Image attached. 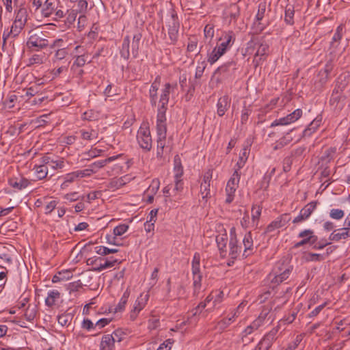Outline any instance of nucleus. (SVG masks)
<instances>
[{"label": "nucleus", "mask_w": 350, "mask_h": 350, "mask_svg": "<svg viewBox=\"0 0 350 350\" xmlns=\"http://www.w3.org/2000/svg\"><path fill=\"white\" fill-rule=\"evenodd\" d=\"M293 271V266L285 261H279L274 266L272 271L267 276L270 288L273 289L280 284L286 280Z\"/></svg>", "instance_id": "nucleus-1"}, {"label": "nucleus", "mask_w": 350, "mask_h": 350, "mask_svg": "<svg viewBox=\"0 0 350 350\" xmlns=\"http://www.w3.org/2000/svg\"><path fill=\"white\" fill-rule=\"evenodd\" d=\"M255 50L253 63L254 66L257 67L265 60L268 55L269 45L262 39L253 38L247 43L245 52L251 55Z\"/></svg>", "instance_id": "nucleus-2"}, {"label": "nucleus", "mask_w": 350, "mask_h": 350, "mask_svg": "<svg viewBox=\"0 0 350 350\" xmlns=\"http://www.w3.org/2000/svg\"><path fill=\"white\" fill-rule=\"evenodd\" d=\"M166 26L167 28V38H165V43L168 45H174L178 40L180 28V21L174 10H170L166 21Z\"/></svg>", "instance_id": "nucleus-3"}, {"label": "nucleus", "mask_w": 350, "mask_h": 350, "mask_svg": "<svg viewBox=\"0 0 350 350\" xmlns=\"http://www.w3.org/2000/svg\"><path fill=\"white\" fill-rule=\"evenodd\" d=\"M27 46L31 51H41L49 46V41L42 31H30Z\"/></svg>", "instance_id": "nucleus-4"}, {"label": "nucleus", "mask_w": 350, "mask_h": 350, "mask_svg": "<svg viewBox=\"0 0 350 350\" xmlns=\"http://www.w3.org/2000/svg\"><path fill=\"white\" fill-rule=\"evenodd\" d=\"M120 262L118 259L113 257L108 258L96 256L88 258L86 260L87 265L92 266V271L95 272H100L105 269L111 268L116 263Z\"/></svg>", "instance_id": "nucleus-5"}, {"label": "nucleus", "mask_w": 350, "mask_h": 350, "mask_svg": "<svg viewBox=\"0 0 350 350\" xmlns=\"http://www.w3.org/2000/svg\"><path fill=\"white\" fill-rule=\"evenodd\" d=\"M191 271L193 275V295L198 296L202 288V274L200 271V255L196 252L191 262Z\"/></svg>", "instance_id": "nucleus-6"}, {"label": "nucleus", "mask_w": 350, "mask_h": 350, "mask_svg": "<svg viewBox=\"0 0 350 350\" xmlns=\"http://www.w3.org/2000/svg\"><path fill=\"white\" fill-rule=\"evenodd\" d=\"M137 141L141 148L148 152L152 148V140L150 135V131L146 124L141 125L137 131Z\"/></svg>", "instance_id": "nucleus-7"}, {"label": "nucleus", "mask_w": 350, "mask_h": 350, "mask_svg": "<svg viewBox=\"0 0 350 350\" xmlns=\"http://www.w3.org/2000/svg\"><path fill=\"white\" fill-rule=\"evenodd\" d=\"M241 178V173L238 170H234V173L228 180L225 189L226 198L225 202L230 204L234 199L235 192L239 187Z\"/></svg>", "instance_id": "nucleus-8"}, {"label": "nucleus", "mask_w": 350, "mask_h": 350, "mask_svg": "<svg viewBox=\"0 0 350 350\" xmlns=\"http://www.w3.org/2000/svg\"><path fill=\"white\" fill-rule=\"evenodd\" d=\"M224 298V293L222 291L219 289L214 290L206 297L204 301L199 304L198 308L203 309L212 301V306L207 310L211 311L217 308L223 301Z\"/></svg>", "instance_id": "nucleus-9"}, {"label": "nucleus", "mask_w": 350, "mask_h": 350, "mask_svg": "<svg viewBox=\"0 0 350 350\" xmlns=\"http://www.w3.org/2000/svg\"><path fill=\"white\" fill-rule=\"evenodd\" d=\"M230 240L229 242V256L230 259H232V262H228V265L230 266L234 262V260H236L241 253V246L238 245V241L237 240V234H236V228L234 227H232L230 230Z\"/></svg>", "instance_id": "nucleus-10"}, {"label": "nucleus", "mask_w": 350, "mask_h": 350, "mask_svg": "<svg viewBox=\"0 0 350 350\" xmlns=\"http://www.w3.org/2000/svg\"><path fill=\"white\" fill-rule=\"evenodd\" d=\"M267 10V3L262 1L259 3L258 6V11L255 16L254 21L252 25V29L256 33L262 32L267 26L261 23L262 20L265 17Z\"/></svg>", "instance_id": "nucleus-11"}, {"label": "nucleus", "mask_w": 350, "mask_h": 350, "mask_svg": "<svg viewBox=\"0 0 350 350\" xmlns=\"http://www.w3.org/2000/svg\"><path fill=\"white\" fill-rule=\"evenodd\" d=\"M318 201H312L305 205L299 211V215L295 217L293 220V224H299L308 220L313 212L317 209Z\"/></svg>", "instance_id": "nucleus-12"}, {"label": "nucleus", "mask_w": 350, "mask_h": 350, "mask_svg": "<svg viewBox=\"0 0 350 350\" xmlns=\"http://www.w3.org/2000/svg\"><path fill=\"white\" fill-rule=\"evenodd\" d=\"M303 111L301 109H297L291 113L288 114L286 116L275 120L271 124L270 127H275L277 126H286L296 122L302 116Z\"/></svg>", "instance_id": "nucleus-13"}, {"label": "nucleus", "mask_w": 350, "mask_h": 350, "mask_svg": "<svg viewBox=\"0 0 350 350\" xmlns=\"http://www.w3.org/2000/svg\"><path fill=\"white\" fill-rule=\"evenodd\" d=\"M77 53L74 57V61L72 65L75 67H83L86 63H90L91 60H88V53L84 46L77 45L75 48Z\"/></svg>", "instance_id": "nucleus-14"}, {"label": "nucleus", "mask_w": 350, "mask_h": 350, "mask_svg": "<svg viewBox=\"0 0 350 350\" xmlns=\"http://www.w3.org/2000/svg\"><path fill=\"white\" fill-rule=\"evenodd\" d=\"M149 299V295L148 293H141L135 300L133 308L130 312V319L132 321H135L139 313L145 308Z\"/></svg>", "instance_id": "nucleus-15"}, {"label": "nucleus", "mask_w": 350, "mask_h": 350, "mask_svg": "<svg viewBox=\"0 0 350 350\" xmlns=\"http://www.w3.org/2000/svg\"><path fill=\"white\" fill-rule=\"evenodd\" d=\"M221 42L217 46L224 53L230 49L234 43L235 34L232 31H224L219 39Z\"/></svg>", "instance_id": "nucleus-16"}, {"label": "nucleus", "mask_w": 350, "mask_h": 350, "mask_svg": "<svg viewBox=\"0 0 350 350\" xmlns=\"http://www.w3.org/2000/svg\"><path fill=\"white\" fill-rule=\"evenodd\" d=\"M299 238H302V240L295 244V247H300L306 244L312 245L315 243L318 239L314 232L311 229H306L301 231L298 234Z\"/></svg>", "instance_id": "nucleus-17"}, {"label": "nucleus", "mask_w": 350, "mask_h": 350, "mask_svg": "<svg viewBox=\"0 0 350 350\" xmlns=\"http://www.w3.org/2000/svg\"><path fill=\"white\" fill-rule=\"evenodd\" d=\"M9 185L17 191H21L31 184V181L27 178L18 176H13L8 179Z\"/></svg>", "instance_id": "nucleus-18"}, {"label": "nucleus", "mask_w": 350, "mask_h": 350, "mask_svg": "<svg viewBox=\"0 0 350 350\" xmlns=\"http://www.w3.org/2000/svg\"><path fill=\"white\" fill-rule=\"evenodd\" d=\"M291 220L290 215L288 214H283L277 217L274 221L270 223L267 228V232H271L276 229L285 226Z\"/></svg>", "instance_id": "nucleus-19"}, {"label": "nucleus", "mask_w": 350, "mask_h": 350, "mask_svg": "<svg viewBox=\"0 0 350 350\" xmlns=\"http://www.w3.org/2000/svg\"><path fill=\"white\" fill-rule=\"evenodd\" d=\"M59 1L58 0H45L42 9H41V14L44 17L51 16L55 11L58 8Z\"/></svg>", "instance_id": "nucleus-20"}, {"label": "nucleus", "mask_w": 350, "mask_h": 350, "mask_svg": "<svg viewBox=\"0 0 350 350\" xmlns=\"http://www.w3.org/2000/svg\"><path fill=\"white\" fill-rule=\"evenodd\" d=\"M215 241L219 250L221 256L225 257L227 255L226 246L228 243V234L226 230L216 236Z\"/></svg>", "instance_id": "nucleus-21"}, {"label": "nucleus", "mask_w": 350, "mask_h": 350, "mask_svg": "<svg viewBox=\"0 0 350 350\" xmlns=\"http://www.w3.org/2000/svg\"><path fill=\"white\" fill-rule=\"evenodd\" d=\"M349 237H350V228L344 227L332 232L329 237V239L338 242L342 239H347Z\"/></svg>", "instance_id": "nucleus-22"}, {"label": "nucleus", "mask_w": 350, "mask_h": 350, "mask_svg": "<svg viewBox=\"0 0 350 350\" xmlns=\"http://www.w3.org/2000/svg\"><path fill=\"white\" fill-rule=\"evenodd\" d=\"M243 244L244 246V251L243 253V256L244 258L247 257L251 254H252L254 250V243L253 239L252 236V233L250 232L246 233L243 239Z\"/></svg>", "instance_id": "nucleus-23"}, {"label": "nucleus", "mask_w": 350, "mask_h": 350, "mask_svg": "<svg viewBox=\"0 0 350 350\" xmlns=\"http://www.w3.org/2000/svg\"><path fill=\"white\" fill-rule=\"evenodd\" d=\"M230 105V99L228 96H223L218 99L217 103V113L223 116Z\"/></svg>", "instance_id": "nucleus-24"}, {"label": "nucleus", "mask_w": 350, "mask_h": 350, "mask_svg": "<svg viewBox=\"0 0 350 350\" xmlns=\"http://www.w3.org/2000/svg\"><path fill=\"white\" fill-rule=\"evenodd\" d=\"M130 180L131 178L128 176H124L120 178H114L110 180L107 187L109 189L115 191L129 183Z\"/></svg>", "instance_id": "nucleus-25"}, {"label": "nucleus", "mask_w": 350, "mask_h": 350, "mask_svg": "<svg viewBox=\"0 0 350 350\" xmlns=\"http://www.w3.org/2000/svg\"><path fill=\"white\" fill-rule=\"evenodd\" d=\"M61 299V294L57 290H51L47 293V296L45 298V305L48 307H53L55 306Z\"/></svg>", "instance_id": "nucleus-26"}, {"label": "nucleus", "mask_w": 350, "mask_h": 350, "mask_svg": "<svg viewBox=\"0 0 350 350\" xmlns=\"http://www.w3.org/2000/svg\"><path fill=\"white\" fill-rule=\"evenodd\" d=\"M27 10L24 5H21L14 10L13 21L26 24L27 22Z\"/></svg>", "instance_id": "nucleus-27"}, {"label": "nucleus", "mask_w": 350, "mask_h": 350, "mask_svg": "<svg viewBox=\"0 0 350 350\" xmlns=\"http://www.w3.org/2000/svg\"><path fill=\"white\" fill-rule=\"evenodd\" d=\"M225 14L230 18V23H236L240 16V8L236 3L231 4L226 10Z\"/></svg>", "instance_id": "nucleus-28"}, {"label": "nucleus", "mask_w": 350, "mask_h": 350, "mask_svg": "<svg viewBox=\"0 0 350 350\" xmlns=\"http://www.w3.org/2000/svg\"><path fill=\"white\" fill-rule=\"evenodd\" d=\"M349 75L342 74L340 75L336 81V85L334 89V93H342V91L348 85L349 82Z\"/></svg>", "instance_id": "nucleus-29"}, {"label": "nucleus", "mask_w": 350, "mask_h": 350, "mask_svg": "<svg viewBox=\"0 0 350 350\" xmlns=\"http://www.w3.org/2000/svg\"><path fill=\"white\" fill-rule=\"evenodd\" d=\"M158 79L159 77H157L152 83L149 90L150 104L153 107H155L157 103V91L159 88V81Z\"/></svg>", "instance_id": "nucleus-30"}, {"label": "nucleus", "mask_w": 350, "mask_h": 350, "mask_svg": "<svg viewBox=\"0 0 350 350\" xmlns=\"http://www.w3.org/2000/svg\"><path fill=\"white\" fill-rule=\"evenodd\" d=\"M100 350H115V342L109 334L104 335L100 343Z\"/></svg>", "instance_id": "nucleus-31"}, {"label": "nucleus", "mask_w": 350, "mask_h": 350, "mask_svg": "<svg viewBox=\"0 0 350 350\" xmlns=\"http://www.w3.org/2000/svg\"><path fill=\"white\" fill-rule=\"evenodd\" d=\"M321 117H317L314 119L308 127L303 131L304 137H310L313 133H314L321 124Z\"/></svg>", "instance_id": "nucleus-32"}, {"label": "nucleus", "mask_w": 350, "mask_h": 350, "mask_svg": "<svg viewBox=\"0 0 350 350\" xmlns=\"http://www.w3.org/2000/svg\"><path fill=\"white\" fill-rule=\"evenodd\" d=\"M34 176L38 180H42L46 178L49 173L48 165L43 163L42 165H36L33 168Z\"/></svg>", "instance_id": "nucleus-33"}, {"label": "nucleus", "mask_w": 350, "mask_h": 350, "mask_svg": "<svg viewBox=\"0 0 350 350\" xmlns=\"http://www.w3.org/2000/svg\"><path fill=\"white\" fill-rule=\"evenodd\" d=\"M122 156H123L122 154H119L116 156L109 157L105 159L98 160V161H96L92 163L90 165V167L91 168L94 169L95 173H96L98 169L102 168L103 167L105 166L107 163H111Z\"/></svg>", "instance_id": "nucleus-34"}, {"label": "nucleus", "mask_w": 350, "mask_h": 350, "mask_svg": "<svg viewBox=\"0 0 350 350\" xmlns=\"http://www.w3.org/2000/svg\"><path fill=\"white\" fill-rule=\"evenodd\" d=\"M276 330H271L264 336V337L258 342L261 345L268 349H270L273 342L276 339Z\"/></svg>", "instance_id": "nucleus-35"}, {"label": "nucleus", "mask_w": 350, "mask_h": 350, "mask_svg": "<svg viewBox=\"0 0 350 350\" xmlns=\"http://www.w3.org/2000/svg\"><path fill=\"white\" fill-rule=\"evenodd\" d=\"M68 53L66 48H60L55 51L51 58L53 65H58L60 62L64 61L67 57Z\"/></svg>", "instance_id": "nucleus-36"}, {"label": "nucleus", "mask_w": 350, "mask_h": 350, "mask_svg": "<svg viewBox=\"0 0 350 350\" xmlns=\"http://www.w3.org/2000/svg\"><path fill=\"white\" fill-rule=\"evenodd\" d=\"M130 36H124L122 41V46L120 50V54L121 57H122L125 60H128L130 57Z\"/></svg>", "instance_id": "nucleus-37"}, {"label": "nucleus", "mask_w": 350, "mask_h": 350, "mask_svg": "<svg viewBox=\"0 0 350 350\" xmlns=\"http://www.w3.org/2000/svg\"><path fill=\"white\" fill-rule=\"evenodd\" d=\"M172 88L170 83H167L164 85V88L161 91L159 106L167 107L169 102V96L170 90Z\"/></svg>", "instance_id": "nucleus-38"}, {"label": "nucleus", "mask_w": 350, "mask_h": 350, "mask_svg": "<svg viewBox=\"0 0 350 350\" xmlns=\"http://www.w3.org/2000/svg\"><path fill=\"white\" fill-rule=\"evenodd\" d=\"M174 179H181L183 175V167L179 156L176 155L174 159Z\"/></svg>", "instance_id": "nucleus-39"}, {"label": "nucleus", "mask_w": 350, "mask_h": 350, "mask_svg": "<svg viewBox=\"0 0 350 350\" xmlns=\"http://www.w3.org/2000/svg\"><path fill=\"white\" fill-rule=\"evenodd\" d=\"M224 53L221 51L217 46L214 47V49L207 54V62L213 65L215 64L223 55Z\"/></svg>", "instance_id": "nucleus-40"}, {"label": "nucleus", "mask_w": 350, "mask_h": 350, "mask_svg": "<svg viewBox=\"0 0 350 350\" xmlns=\"http://www.w3.org/2000/svg\"><path fill=\"white\" fill-rule=\"evenodd\" d=\"M292 130L286 133V135L275 142L273 146L274 150L282 148L283 147L288 145L293 141V137L290 135V132Z\"/></svg>", "instance_id": "nucleus-41"}, {"label": "nucleus", "mask_w": 350, "mask_h": 350, "mask_svg": "<svg viewBox=\"0 0 350 350\" xmlns=\"http://www.w3.org/2000/svg\"><path fill=\"white\" fill-rule=\"evenodd\" d=\"M47 56L45 53L33 54L28 60L29 65L42 64L46 62Z\"/></svg>", "instance_id": "nucleus-42"}, {"label": "nucleus", "mask_w": 350, "mask_h": 350, "mask_svg": "<svg viewBox=\"0 0 350 350\" xmlns=\"http://www.w3.org/2000/svg\"><path fill=\"white\" fill-rule=\"evenodd\" d=\"M295 8L293 5H287L284 11V21L287 25L294 24Z\"/></svg>", "instance_id": "nucleus-43"}, {"label": "nucleus", "mask_w": 350, "mask_h": 350, "mask_svg": "<svg viewBox=\"0 0 350 350\" xmlns=\"http://www.w3.org/2000/svg\"><path fill=\"white\" fill-rule=\"evenodd\" d=\"M42 162L48 165V168L51 167L53 170L62 169L64 167V162L62 159L52 160L49 157H44Z\"/></svg>", "instance_id": "nucleus-44"}, {"label": "nucleus", "mask_w": 350, "mask_h": 350, "mask_svg": "<svg viewBox=\"0 0 350 350\" xmlns=\"http://www.w3.org/2000/svg\"><path fill=\"white\" fill-rule=\"evenodd\" d=\"M142 33H136L133 35L132 45H131V51L134 58H136L139 54V43L142 39Z\"/></svg>", "instance_id": "nucleus-45"}, {"label": "nucleus", "mask_w": 350, "mask_h": 350, "mask_svg": "<svg viewBox=\"0 0 350 350\" xmlns=\"http://www.w3.org/2000/svg\"><path fill=\"white\" fill-rule=\"evenodd\" d=\"M249 153L250 149L247 147H245L242 149L241 152L239 154V161L237 163L238 168L235 170H238V172H239L240 169L244 166L246 161L247 160Z\"/></svg>", "instance_id": "nucleus-46"}, {"label": "nucleus", "mask_w": 350, "mask_h": 350, "mask_svg": "<svg viewBox=\"0 0 350 350\" xmlns=\"http://www.w3.org/2000/svg\"><path fill=\"white\" fill-rule=\"evenodd\" d=\"M77 178H78V176H77L76 171L66 174L64 176V180L61 185V188L62 189H66L68 187L70 183L75 181Z\"/></svg>", "instance_id": "nucleus-47"}, {"label": "nucleus", "mask_w": 350, "mask_h": 350, "mask_svg": "<svg viewBox=\"0 0 350 350\" xmlns=\"http://www.w3.org/2000/svg\"><path fill=\"white\" fill-rule=\"evenodd\" d=\"M198 40L197 37L193 36L188 38V42L187 45V56L191 53L196 52L198 49Z\"/></svg>", "instance_id": "nucleus-48"}, {"label": "nucleus", "mask_w": 350, "mask_h": 350, "mask_svg": "<svg viewBox=\"0 0 350 350\" xmlns=\"http://www.w3.org/2000/svg\"><path fill=\"white\" fill-rule=\"evenodd\" d=\"M26 24L13 21L9 33H12L13 38L17 37L23 31Z\"/></svg>", "instance_id": "nucleus-49"}, {"label": "nucleus", "mask_w": 350, "mask_h": 350, "mask_svg": "<svg viewBox=\"0 0 350 350\" xmlns=\"http://www.w3.org/2000/svg\"><path fill=\"white\" fill-rule=\"evenodd\" d=\"M130 295V293L128 290H126L122 295L120 298L118 304L115 308V312H122L124 310L126 304L128 301L129 297Z\"/></svg>", "instance_id": "nucleus-50"}, {"label": "nucleus", "mask_w": 350, "mask_h": 350, "mask_svg": "<svg viewBox=\"0 0 350 350\" xmlns=\"http://www.w3.org/2000/svg\"><path fill=\"white\" fill-rule=\"evenodd\" d=\"M268 314V312L263 310L259 316L250 324L256 330L260 327L265 323V319Z\"/></svg>", "instance_id": "nucleus-51"}, {"label": "nucleus", "mask_w": 350, "mask_h": 350, "mask_svg": "<svg viewBox=\"0 0 350 350\" xmlns=\"http://www.w3.org/2000/svg\"><path fill=\"white\" fill-rule=\"evenodd\" d=\"M268 314V312L263 310L259 316L250 324L256 330L260 327L265 323V319Z\"/></svg>", "instance_id": "nucleus-52"}, {"label": "nucleus", "mask_w": 350, "mask_h": 350, "mask_svg": "<svg viewBox=\"0 0 350 350\" xmlns=\"http://www.w3.org/2000/svg\"><path fill=\"white\" fill-rule=\"evenodd\" d=\"M94 251L98 255L106 256L109 254L117 253L118 252V250L116 248L110 249L105 246L98 245L94 247Z\"/></svg>", "instance_id": "nucleus-53"}, {"label": "nucleus", "mask_w": 350, "mask_h": 350, "mask_svg": "<svg viewBox=\"0 0 350 350\" xmlns=\"http://www.w3.org/2000/svg\"><path fill=\"white\" fill-rule=\"evenodd\" d=\"M210 184H206V183H201L200 184V193L202 196V198L206 202L211 198V190H210Z\"/></svg>", "instance_id": "nucleus-54"}, {"label": "nucleus", "mask_w": 350, "mask_h": 350, "mask_svg": "<svg viewBox=\"0 0 350 350\" xmlns=\"http://www.w3.org/2000/svg\"><path fill=\"white\" fill-rule=\"evenodd\" d=\"M63 198L67 200L69 202H76L78 200H84L85 196H80L78 192L73 191L68 193L65 194L63 196Z\"/></svg>", "instance_id": "nucleus-55"}, {"label": "nucleus", "mask_w": 350, "mask_h": 350, "mask_svg": "<svg viewBox=\"0 0 350 350\" xmlns=\"http://www.w3.org/2000/svg\"><path fill=\"white\" fill-rule=\"evenodd\" d=\"M166 110L167 107L159 106L157 116V124H166Z\"/></svg>", "instance_id": "nucleus-56"}, {"label": "nucleus", "mask_w": 350, "mask_h": 350, "mask_svg": "<svg viewBox=\"0 0 350 350\" xmlns=\"http://www.w3.org/2000/svg\"><path fill=\"white\" fill-rule=\"evenodd\" d=\"M77 16V11H75V10L68 11V15L64 22L67 28L70 27L74 24L75 21H76Z\"/></svg>", "instance_id": "nucleus-57"}, {"label": "nucleus", "mask_w": 350, "mask_h": 350, "mask_svg": "<svg viewBox=\"0 0 350 350\" xmlns=\"http://www.w3.org/2000/svg\"><path fill=\"white\" fill-rule=\"evenodd\" d=\"M262 208L260 206L254 205L252 208V219L254 225L258 224V219L260 217Z\"/></svg>", "instance_id": "nucleus-58"}, {"label": "nucleus", "mask_w": 350, "mask_h": 350, "mask_svg": "<svg viewBox=\"0 0 350 350\" xmlns=\"http://www.w3.org/2000/svg\"><path fill=\"white\" fill-rule=\"evenodd\" d=\"M215 26L212 23L207 24L204 29V35L206 40L210 41L213 39L215 35Z\"/></svg>", "instance_id": "nucleus-59"}, {"label": "nucleus", "mask_w": 350, "mask_h": 350, "mask_svg": "<svg viewBox=\"0 0 350 350\" xmlns=\"http://www.w3.org/2000/svg\"><path fill=\"white\" fill-rule=\"evenodd\" d=\"M329 217L334 220H340L345 216V212L340 208H332L329 213Z\"/></svg>", "instance_id": "nucleus-60"}, {"label": "nucleus", "mask_w": 350, "mask_h": 350, "mask_svg": "<svg viewBox=\"0 0 350 350\" xmlns=\"http://www.w3.org/2000/svg\"><path fill=\"white\" fill-rule=\"evenodd\" d=\"M76 3L77 9L75 10L77 11V14H85L88 10V1L86 0H78Z\"/></svg>", "instance_id": "nucleus-61"}, {"label": "nucleus", "mask_w": 350, "mask_h": 350, "mask_svg": "<svg viewBox=\"0 0 350 350\" xmlns=\"http://www.w3.org/2000/svg\"><path fill=\"white\" fill-rule=\"evenodd\" d=\"M36 313L37 310L36 306H28L25 310L24 315L27 321H31L35 319Z\"/></svg>", "instance_id": "nucleus-62"}, {"label": "nucleus", "mask_w": 350, "mask_h": 350, "mask_svg": "<svg viewBox=\"0 0 350 350\" xmlns=\"http://www.w3.org/2000/svg\"><path fill=\"white\" fill-rule=\"evenodd\" d=\"M129 225L126 224H120L117 226H116L114 228H113V234H114V237L113 239H115L116 237H120L122 235H123L126 232H127V230H129Z\"/></svg>", "instance_id": "nucleus-63"}, {"label": "nucleus", "mask_w": 350, "mask_h": 350, "mask_svg": "<svg viewBox=\"0 0 350 350\" xmlns=\"http://www.w3.org/2000/svg\"><path fill=\"white\" fill-rule=\"evenodd\" d=\"M81 288H82V283L80 280L70 282L66 286V289L68 291L70 294L79 291V289H81Z\"/></svg>", "instance_id": "nucleus-64"}]
</instances>
